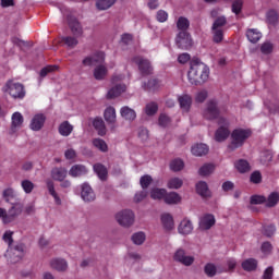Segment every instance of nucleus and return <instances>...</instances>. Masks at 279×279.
Instances as JSON below:
<instances>
[{
  "instance_id": "obj_49",
  "label": "nucleus",
  "mask_w": 279,
  "mask_h": 279,
  "mask_svg": "<svg viewBox=\"0 0 279 279\" xmlns=\"http://www.w3.org/2000/svg\"><path fill=\"white\" fill-rule=\"evenodd\" d=\"M182 184H184V181L180 178H172L168 181V189H182Z\"/></svg>"
},
{
  "instance_id": "obj_51",
  "label": "nucleus",
  "mask_w": 279,
  "mask_h": 279,
  "mask_svg": "<svg viewBox=\"0 0 279 279\" xmlns=\"http://www.w3.org/2000/svg\"><path fill=\"white\" fill-rule=\"evenodd\" d=\"M228 20L226 19V16H219L215 20L211 29H221L220 27L226 26Z\"/></svg>"
},
{
  "instance_id": "obj_26",
  "label": "nucleus",
  "mask_w": 279,
  "mask_h": 279,
  "mask_svg": "<svg viewBox=\"0 0 279 279\" xmlns=\"http://www.w3.org/2000/svg\"><path fill=\"white\" fill-rule=\"evenodd\" d=\"M46 184H47L48 192L54 199V203L57 204V206H60L62 204V199H60V196H58V193L56 192V185L51 180H47Z\"/></svg>"
},
{
  "instance_id": "obj_8",
  "label": "nucleus",
  "mask_w": 279,
  "mask_h": 279,
  "mask_svg": "<svg viewBox=\"0 0 279 279\" xmlns=\"http://www.w3.org/2000/svg\"><path fill=\"white\" fill-rule=\"evenodd\" d=\"M132 62L137 64L141 75H151L154 73V68H151V62L147 59H143V57H134Z\"/></svg>"
},
{
  "instance_id": "obj_35",
  "label": "nucleus",
  "mask_w": 279,
  "mask_h": 279,
  "mask_svg": "<svg viewBox=\"0 0 279 279\" xmlns=\"http://www.w3.org/2000/svg\"><path fill=\"white\" fill-rule=\"evenodd\" d=\"M106 75H108V69L105 65H98L94 70L95 80H105Z\"/></svg>"
},
{
  "instance_id": "obj_27",
  "label": "nucleus",
  "mask_w": 279,
  "mask_h": 279,
  "mask_svg": "<svg viewBox=\"0 0 279 279\" xmlns=\"http://www.w3.org/2000/svg\"><path fill=\"white\" fill-rule=\"evenodd\" d=\"M120 113L126 121H134V119H136V111L130 107H122Z\"/></svg>"
},
{
  "instance_id": "obj_48",
  "label": "nucleus",
  "mask_w": 279,
  "mask_h": 279,
  "mask_svg": "<svg viewBox=\"0 0 279 279\" xmlns=\"http://www.w3.org/2000/svg\"><path fill=\"white\" fill-rule=\"evenodd\" d=\"M2 197L5 202L10 203L12 199L16 198V193L14 192V189L8 187L7 190L3 191Z\"/></svg>"
},
{
  "instance_id": "obj_64",
  "label": "nucleus",
  "mask_w": 279,
  "mask_h": 279,
  "mask_svg": "<svg viewBox=\"0 0 279 279\" xmlns=\"http://www.w3.org/2000/svg\"><path fill=\"white\" fill-rule=\"evenodd\" d=\"M265 236L271 238L272 234H276V226L268 225L263 228Z\"/></svg>"
},
{
  "instance_id": "obj_32",
  "label": "nucleus",
  "mask_w": 279,
  "mask_h": 279,
  "mask_svg": "<svg viewBox=\"0 0 279 279\" xmlns=\"http://www.w3.org/2000/svg\"><path fill=\"white\" fill-rule=\"evenodd\" d=\"M93 125L95 130H97L99 136H106V123L101 118H96Z\"/></svg>"
},
{
  "instance_id": "obj_44",
  "label": "nucleus",
  "mask_w": 279,
  "mask_h": 279,
  "mask_svg": "<svg viewBox=\"0 0 279 279\" xmlns=\"http://www.w3.org/2000/svg\"><path fill=\"white\" fill-rule=\"evenodd\" d=\"M204 272L208 278H215V276H217V266L213 263H208L204 267Z\"/></svg>"
},
{
  "instance_id": "obj_52",
  "label": "nucleus",
  "mask_w": 279,
  "mask_h": 279,
  "mask_svg": "<svg viewBox=\"0 0 279 279\" xmlns=\"http://www.w3.org/2000/svg\"><path fill=\"white\" fill-rule=\"evenodd\" d=\"M151 182H154V179L149 174L143 175L140 179V184L144 191L145 189H149V184H151Z\"/></svg>"
},
{
  "instance_id": "obj_38",
  "label": "nucleus",
  "mask_w": 279,
  "mask_h": 279,
  "mask_svg": "<svg viewBox=\"0 0 279 279\" xmlns=\"http://www.w3.org/2000/svg\"><path fill=\"white\" fill-rule=\"evenodd\" d=\"M196 193L201 195V197H208V183L199 181L196 184Z\"/></svg>"
},
{
  "instance_id": "obj_63",
  "label": "nucleus",
  "mask_w": 279,
  "mask_h": 279,
  "mask_svg": "<svg viewBox=\"0 0 279 279\" xmlns=\"http://www.w3.org/2000/svg\"><path fill=\"white\" fill-rule=\"evenodd\" d=\"M260 250L265 254V256H269V254H271V251L274 250V246L271 245V242H264L260 246Z\"/></svg>"
},
{
  "instance_id": "obj_25",
  "label": "nucleus",
  "mask_w": 279,
  "mask_h": 279,
  "mask_svg": "<svg viewBox=\"0 0 279 279\" xmlns=\"http://www.w3.org/2000/svg\"><path fill=\"white\" fill-rule=\"evenodd\" d=\"M258 267V260L255 258H247L244 262H242V269L244 271H256Z\"/></svg>"
},
{
  "instance_id": "obj_40",
  "label": "nucleus",
  "mask_w": 279,
  "mask_h": 279,
  "mask_svg": "<svg viewBox=\"0 0 279 279\" xmlns=\"http://www.w3.org/2000/svg\"><path fill=\"white\" fill-rule=\"evenodd\" d=\"M166 195H167L166 189H153L150 191L151 199H165Z\"/></svg>"
},
{
  "instance_id": "obj_10",
  "label": "nucleus",
  "mask_w": 279,
  "mask_h": 279,
  "mask_svg": "<svg viewBox=\"0 0 279 279\" xmlns=\"http://www.w3.org/2000/svg\"><path fill=\"white\" fill-rule=\"evenodd\" d=\"M21 213H23V204L19 202L12 203V207L7 213L8 216H4V223H12Z\"/></svg>"
},
{
  "instance_id": "obj_30",
  "label": "nucleus",
  "mask_w": 279,
  "mask_h": 279,
  "mask_svg": "<svg viewBox=\"0 0 279 279\" xmlns=\"http://www.w3.org/2000/svg\"><path fill=\"white\" fill-rule=\"evenodd\" d=\"M246 38L250 40V43L256 44L258 40H260V38H263V34L256 28H251L246 32Z\"/></svg>"
},
{
  "instance_id": "obj_13",
  "label": "nucleus",
  "mask_w": 279,
  "mask_h": 279,
  "mask_svg": "<svg viewBox=\"0 0 279 279\" xmlns=\"http://www.w3.org/2000/svg\"><path fill=\"white\" fill-rule=\"evenodd\" d=\"M106 60V54L101 51L96 52L93 57H86L83 60L84 66H93V64H99Z\"/></svg>"
},
{
  "instance_id": "obj_55",
  "label": "nucleus",
  "mask_w": 279,
  "mask_h": 279,
  "mask_svg": "<svg viewBox=\"0 0 279 279\" xmlns=\"http://www.w3.org/2000/svg\"><path fill=\"white\" fill-rule=\"evenodd\" d=\"M54 71H58V65H47L41 69L40 71V77H47L49 73H53Z\"/></svg>"
},
{
  "instance_id": "obj_62",
  "label": "nucleus",
  "mask_w": 279,
  "mask_h": 279,
  "mask_svg": "<svg viewBox=\"0 0 279 279\" xmlns=\"http://www.w3.org/2000/svg\"><path fill=\"white\" fill-rule=\"evenodd\" d=\"M159 125L160 128H167V125H169L171 123V118H169V116L161 113L159 116Z\"/></svg>"
},
{
  "instance_id": "obj_53",
  "label": "nucleus",
  "mask_w": 279,
  "mask_h": 279,
  "mask_svg": "<svg viewBox=\"0 0 279 279\" xmlns=\"http://www.w3.org/2000/svg\"><path fill=\"white\" fill-rule=\"evenodd\" d=\"M132 241L135 245H143V243H145V234L143 232L134 233Z\"/></svg>"
},
{
  "instance_id": "obj_9",
  "label": "nucleus",
  "mask_w": 279,
  "mask_h": 279,
  "mask_svg": "<svg viewBox=\"0 0 279 279\" xmlns=\"http://www.w3.org/2000/svg\"><path fill=\"white\" fill-rule=\"evenodd\" d=\"M173 259L177 263H181V265H184L185 267H191V265L195 263V257L186 255V251H184L183 248H179L175 251Z\"/></svg>"
},
{
  "instance_id": "obj_23",
  "label": "nucleus",
  "mask_w": 279,
  "mask_h": 279,
  "mask_svg": "<svg viewBox=\"0 0 279 279\" xmlns=\"http://www.w3.org/2000/svg\"><path fill=\"white\" fill-rule=\"evenodd\" d=\"M180 234H191L193 232V222L189 219H183L178 228Z\"/></svg>"
},
{
  "instance_id": "obj_5",
  "label": "nucleus",
  "mask_w": 279,
  "mask_h": 279,
  "mask_svg": "<svg viewBox=\"0 0 279 279\" xmlns=\"http://www.w3.org/2000/svg\"><path fill=\"white\" fill-rule=\"evenodd\" d=\"M218 125L220 126L215 133V138L217 143H223L230 136V122L226 118H219Z\"/></svg>"
},
{
  "instance_id": "obj_57",
  "label": "nucleus",
  "mask_w": 279,
  "mask_h": 279,
  "mask_svg": "<svg viewBox=\"0 0 279 279\" xmlns=\"http://www.w3.org/2000/svg\"><path fill=\"white\" fill-rule=\"evenodd\" d=\"M214 37L213 40L214 43H221L223 40V31L221 28H216V29H211Z\"/></svg>"
},
{
  "instance_id": "obj_59",
  "label": "nucleus",
  "mask_w": 279,
  "mask_h": 279,
  "mask_svg": "<svg viewBox=\"0 0 279 279\" xmlns=\"http://www.w3.org/2000/svg\"><path fill=\"white\" fill-rule=\"evenodd\" d=\"M208 99V92L207 90H201L195 96L196 104H204Z\"/></svg>"
},
{
  "instance_id": "obj_45",
  "label": "nucleus",
  "mask_w": 279,
  "mask_h": 279,
  "mask_svg": "<svg viewBox=\"0 0 279 279\" xmlns=\"http://www.w3.org/2000/svg\"><path fill=\"white\" fill-rule=\"evenodd\" d=\"M177 27L180 32H186L191 27V22H189V19L181 16L177 22Z\"/></svg>"
},
{
  "instance_id": "obj_22",
  "label": "nucleus",
  "mask_w": 279,
  "mask_h": 279,
  "mask_svg": "<svg viewBox=\"0 0 279 279\" xmlns=\"http://www.w3.org/2000/svg\"><path fill=\"white\" fill-rule=\"evenodd\" d=\"M126 88L128 87L125 85H116L114 87L109 89L107 94V99H114L116 97L121 96L122 93H125Z\"/></svg>"
},
{
  "instance_id": "obj_41",
  "label": "nucleus",
  "mask_w": 279,
  "mask_h": 279,
  "mask_svg": "<svg viewBox=\"0 0 279 279\" xmlns=\"http://www.w3.org/2000/svg\"><path fill=\"white\" fill-rule=\"evenodd\" d=\"M215 171V165L213 163H205L203 167L199 168L198 173L203 177L206 178V175H210Z\"/></svg>"
},
{
  "instance_id": "obj_2",
  "label": "nucleus",
  "mask_w": 279,
  "mask_h": 279,
  "mask_svg": "<svg viewBox=\"0 0 279 279\" xmlns=\"http://www.w3.org/2000/svg\"><path fill=\"white\" fill-rule=\"evenodd\" d=\"M252 136V131L250 129H235L231 133V143L228 145L230 151L239 149L245 145V141Z\"/></svg>"
},
{
  "instance_id": "obj_1",
  "label": "nucleus",
  "mask_w": 279,
  "mask_h": 279,
  "mask_svg": "<svg viewBox=\"0 0 279 279\" xmlns=\"http://www.w3.org/2000/svg\"><path fill=\"white\" fill-rule=\"evenodd\" d=\"M208 77H210V69L199 59H193L190 62V71L187 72L189 82L194 86H199L208 82Z\"/></svg>"
},
{
  "instance_id": "obj_15",
  "label": "nucleus",
  "mask_w": 279,
  "mask_h": 279,
  "mask_svg": "<svg viewBox=\"0 0 279 279\" xmlns=\"http://www.w3.org/2000/svg\"><path fill=\"white\" fill-rule=\"evenodd\" d=\"M66 175H69V171H66L65 168L56 167L51 170V178L56 182H63V180L66 179Z\"/></svg>"
},
{
  "instance_id": "obj_29",
  "label": "nucleus",
  "mask_w": 279,
  "mask_h": 279,
  "mask_svg": "<svg viewBox=\"0 0 279 279\" xmlns=\"http://www.w3.org/2000/svg\"><path fill=\"white\" fill-rule=\"evenodd\" d=\"M58 130L61 136H71V133L73 132V125L69 121H63L59 125Z\"/></svg>"
},
{
  "instance_id": "obj_20",
  "label": "nucleus",
  "mask_w": 279,
  "mask_h": 279,
  "mask_svg": "<svg viewBox=\"0 0 279 279\" xmlns=\"http://www.w3.org/2000/svg\"><path fill=\"white\" fill-rule=\"evenodd\" d=\"M161 225L162 228L167 231L170 232V230H173L175 223L173 222V216L171 214H162L161 215Z\"/></svg>"
},
{
  "instance_id": "obj_61",
  "label": "nucleus",
  "mask_w": 279,
  "mask_h": 279,
  "mask_svg": "<svg viewBox=\"0 0 279 279\" xmlns=\"http://www.w3.org/2000/svg\"><path fill=\"white\" fill-rule=\"evenodd\" d=\"M260 51L262 53H264L265 56H269V53H271V51H274V44L267 41L264 43L260 47Z\"/></svg>"
},
{
  "instance_id": "obj_50",
  "label": "nucleus",
  "mask_w": 279,
  "mask_h": 279,
  "mask_svg": "<svg viewBox=\"0 0 279 279\" xmlns=\"http://www.w3.org/2000/svg\"><path fill=\"white\" fill-rule=\"evenodd\" d=\"M145 112L148 117H154L158 112V104L149 102L146 105Z\"/></svg>"
},
{
  "instance_id": "obj_6",
  "label": "nucleus",
  "mask_w": 279,
  "mask_h": 279,
  "mask_svg": "<svg viewBox=\"0 0 279 279\" xmlns=\"http://www.w3.org/2000/svg\"><path fill=\"white\" fill-rule=\"evenodd\" d=\"M203 117L204 119H207V121H215V119H219V102L217 99H210L207 102Z\"/></svg>"
},
{
  "instance_id": "obj_19",
  "label": "nucleus",
  "mask_w": 279,
  "mask_h": 279,
  "mask_svg": "<svg viewBox=\"0 0 279 279\" xmlns=\"http://www.w3.org/2000/svg\"><path fill=\"white\" fill-rule=\"evenodd\" d=\"M45 120L46 118L44 114H36L31 122V130H33L34 132L43 130V125H45Z\"/></svg>"
},
{
  "instance_id": "obj_39",
  "label": "nucleus",
  "mask_w": 279,
  "mask_h": 279,
  "mask_svg": "<svg viewBox=\"0 0 279 279\" xmlns=\"http://www.w3.org/2000/svg\"><path fill=\"white\" fill-rule=\"evenodd\" d=\"M117 0H97L96 1V8L98 10H109V8H112Z\"/></svg>"
},
{
  "instance_id": "obj_46",
  "label": "nucleus",
  "mask_w": 279,
  "mask_h": 279,
  "mask_svg": "<svg viewBox=\"0 0 279 279\" xmlns=\"http://www.w3.org/2000/svg\"><path fill=\"white\" fill-rule=\"evenodd\" d=\"M170 169L171 171L178 172V171H182L184 169V161L182 159H173L170 162Z\"/></svg>"
},
{
  "instance_id": "obj_54",
  "label": "nucleus",
  "mask_w": 279,
  "mask_h": 279,
  "mask_svg": "<svg viewBox=\"0 0 279 279\" xmlns=\"http://www.w3.org/2000/svg\"><path fill=\"white\" fill-rule=\"evenodd\" d=\"M267 21L270 25H276L278 23V12L276 10L268 11Z\"/></svg>"
},
{
  "instance_id": "obj_11",
  "label": "nucleus",
  "mask_w": 279,
  "mask_h": 279,
  "mask_svg": "<svg viewBox=\"0 0 279 279\" xmlns=\"http://www.w3.org/2000/svg\"><path fill=\"white\" fill-rule=\"evenodd\" d=\"M65 17L72 34L76 37L82 36L84 34V31L82 29V24H80V21H77V17L71 14L65 15Z\"/></svg>"
},
{
  "instance_id": "obj_47",
  "label": "nucleus",
  "mask_w": 279,
  "mask_h": 279,
  "mask_svg": "<svg viewBox=\"0 0 279 279\" xmlns=\"http://www.w3.org/2000/svg\"><path fill=\"white\" fill-rule=\"evenodd\" d=\"M21 125H23V114L20 112H14L12 114V129L14 130V128H21Z\"/></svg>"
},
{
  "instance_id": "obj_33",
  "label": "nucleus",
  "mask_w": 279,
  "mask_h": 279,
  "mask_svg": "<svg viewBox=\"0 0 279 279\" xmlns=\"http://www.w3.org/2000/svg\"><path fill=\"white\" fill-rule=\"evenodd\" d=\"M94 171L100 180H106L108 178V169L101 163H95Z\"/></svg>"
},
{
  "instance_id": "obj_36",
  "label": "nucleus",
  "mask_w": 279,
  "mask_h": 279,
  "mask_svg": "<svg viewBox=\"0 0 279 279\" xmlns=\"http://www.w3.org/2000/svg\"><path fill=\"white\" fill-rule=\"evenodd\" d=\"M143 88L151 93V90H158L160 88V83L156 78H150L147 83L143 84Z\"/></svg>"
},
{
  "instance_id": "obj_17",
  "label": "nucleus",
  "mask_w": 279,
  "mask_h": 279,
  "mask_svg": "<svg viewBox=\"0 0 279 279\" xmlns=\"http://www.w3.org/2000/svg\"><path fill=\"white\" fill-rule=\"evenodd\" d=\"M81 197L84 202H95V192L93 191V187L86 183L83 184Z\"/></svg>"
},
{
  "instance_id": "obj_60",
  "label": "nucleus",
  "mask_w": 279,
  "mask_h": 279,
  "mask_svg": "<svg viewBox=\"0 0 279 279\" xmlns=\"http://www.w3.org/2000/svg\"><path fill=\"white\" fill-rule=\"evenodd\" d=\"M267 197L263 195H252L251 196V204L258 205V204H266Z\"/></svg>"
},
{
  "instance_id": "obj_3",
  "label": "nucleus",
  "mask_w": 279,
  "mask_h": 279,
  "mask_svg": "<svg viewBox=\"0 0 279 279\" xmlns=\"http://www.w3.org/2000/svg\"><path fill=\"white\" fill-rule=\"evenodd\" d=\"M2 90L8 93L13 99H23L25 97V86L12 80L5 83Z\"/></svg>"
},
{
  "instance_id": "obj_12",
  "label": "nucleus",
  "mask_w": 279,
  "mask_h": 279,
  "mask_svg": "<svg viewBox=\"0 0 279 279\" xmlns=\"http://www.w3.org/2000/svg\"><path fill=\"white\" fill-rule=\"evenodd\" d=\"M178 102L182 112H191V107L193 106V97L189 94H183L178 96Z\"/></svg>"
},
{
  "instance_id": "obj_4",
  "label": "nucleus",
  "mask_w": 279,
  "mask_h": 279,
  "mask_svg": "<svg viewBox=\"0 0 279 279\" xmlns=\"http://www.w3.org/2000/svg\"><path fill=\"white\" fill-rule=\"evenodd\" d=\"M175 44L179 49L189 51L193 47V38L186 31H180L175 38Z\"/></svg>"
},
{
  "instance_id": "obj_14",
  "label": "nucleus",
  "mask_w": 279,
  "mask_h": 279,
  "mask_svg": "<svg viewBox=\"0 0 279 279\" xmlns=\"http://www.w3.org/2000/svg\"><path fill=\"white\" fill-rule=\"evenodd\" d=\"M11 263H19L23 258V245H16L8 251Z\"/></svg>"
},
{
  "instance_id": "obj_18",
  "label": "nucleus",
  "mask_w": 279,
  "mask_h": 279,
  "mask_svg": "<svg viewBox=\"0 0 279 279\" xmlns=\"http://www.w3.org/2000/svg\"><path fill=\"white\" fill-rule=\"evenodd\" d=\"M215 226V216L207 214L199 221V228L202 230H210Z\"/></svg>"
},
{
  "instance_id": "obj_7",
  "label": "nucleus",
  "mask_w": 279,
  "mask_h": 279,
  "mask_svg": "<svg viewBox=\"0 0 279 279\" xmlns=\"http://www.w3.org/2000/svg\"><path fill=\"white\" fill-rule=\"evenodd\" d=\"M116 219L123 228H130V226L134 225V211L130 209L121 210L116 215Z\"/></svg>"
},
{
  "instance_id": "obj_58",
  "label": "nucleus",
  "mask_w": 279,
  "mask_h": 279,
  "mask_svg": "<svg viewBox=\"0 0 279 279\" xmlns=\"http://www.w3.org/2000/svg\"><path fill=\"white\" fill-rule=\"evenodd\" d=\"M253 184H260L263 182V174L260 171H254L250 178Z\"/></svg>"
},
{
  "instance_id": "obj_16",
  "label": "nucleus",
  "mask_w": 279,
  "mask_h": 279,
  "mask_svg": "<svg viewBox=\"0 0 279 279\" xmlns=\"http://www.w3.org/2000/svg\"><path fill=\"white\" fill-rule=\"evenodd\" d=\"M50 267L56 271H66L69 269V263L64 258H53L50 260Z\"/></svg>"
},
{
  "instance_id": "obj_31",
  "label": "nucleus",
  "mask_w": 279,
  "mask_h": 279,
  "mask_svg": "<svg viewBox=\"0 0 279 279\" xmlns=\"http://www.w3.org/2000/svg\"><path fill=\"white\" fill-rule=\"evenodd\" d=\"M104 117L107 123H114L117 121V110L114 109V107H108L105 110Z\"/></svg>"
},
{
  "instance_id": "obj_34",
  "label": "nucleus",
  "mask_w": 279,
  "mask_h": 279,
  "mask_svg": "<svg viewBox=\"0 0 279 279\" xmlns=\"http://www.w3.org/2000/svg\"><path fill=\"white\" fill-rule=\"evenodd\" d=\"M279 202V193L271 192L268 197L266 198V208H274L278 205Z\"/></svg>"
},
{
  "instance_id": "obj_42",
  "label": "nucleus",
  "mask_w": 279,
  "mask_h": 279,
  "mask_svg": "<svg viewBox=\"0 0 279 279\" xmlns=\"http://www.w3.org/2000/svg\"><path fill=\"white\" fill-rule=\"evenodd\" d=\"M93 145L94 147H96V149H99V151H102L105 154L106 151H108V144L106 143V141L101 138H94Z\"/></svg>"
},
{
  "instance_id": "obj_21",
  "label": "nucleus",
  "mask_w": 279,
  "mask_h": 279,
  "mask_svg": "<svg viewBox=\"0 0 279 279\" xmlns=\"http://www.w3.org/2000/svg\"><path fill=\"white\" fill-rule=\"evenodd\" d=\"M88 170L86 169V166L83 165H74L71 167L69 174L72 178H80V175H86Z\"/></svg>"
},
{
  "instance_id": "obj_43",
  "label": "nucleus",
  "mask_w": 279,
  "mask_h": 279,
  "mask_svg": "<svg viewBox=\"0 0 279 279\" xmlns=\"http://www.w3.org/2000/svg\"><path fill=\"white\" fill-rule=\"evenodd\" d=\"M21 186H22L24 193H26V195H29L36 187L34 182H32L31 180H27V179H25L21 182Z\"/></svg>"
},
{
  "instance_id": "obj_37",
  "label": "nucleus",
  "mask_w": 279,
  "mask_h": 279,
  "mask_svg": "<svg viewBox=\"0 0 279 279\" xmlns=\"http://www.w3.org/2000/svg\"><path fill=\"white\" fill-rule=\"evenodd\" d=\"M235 169L239 171V173H247L250 171V162L244 159H240L235 162Z\"/></svg>"
},
{
  "instance_id": "obj_28",
  "label": "nucleus",
  "mask_w": 279,
  "mask_h": 279,
  "mask_svg": "<svg viewBox=\"0 0 279 279\" xmlns=\"http://www.w3.org/2000/svg\"><path fill=\"white\" fill-rule=\"evenodd\" d=\"M209 148L206 144H196L192 147L193 156H206L208 154Z\"/></svg>"
},
{
  "instance_id": "obj_56",
  "label": "nucleus",
  "mask_w": 279,
  "mask_h": 279,
  "mask_svg": "<svg viewBox=\"0 0 279 279\" xmlns=\"http://www.w3.org/2000/svg\"><path fill=\"white\" fill-rule=\"evenodd\" d=\"M62 43H64V45H66L68 47H71L72 49L74 47H77V44H78L77 38L71 37V36L63 37Z\"/></svg>"
},
{
  "instance_id": "obj_24",
  "label": "nucleus",
  "mask_w": 279,
  "mask_h": 279,
  "mask_svg": "<svg viewBox=\"0 0 279 279\" xmlns=\"http://www.w3.org/2000/svg\"><path fill=\"white\" fill-rule=\"evenodd\" d=\"M163 202L168 205L180 204V202H182V197L177 192H166Z\"/></svg>"
}]
</instances>
